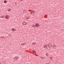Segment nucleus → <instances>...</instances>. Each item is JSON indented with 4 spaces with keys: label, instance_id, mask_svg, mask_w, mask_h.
<instances>
[{
    "label": "nucleus",
    "instance_id": "nucleus-1",
    "mask_svg": "<svg viewBox=\"0 0 64 64\" xmlns=\"http://www.w3.org/2000/svg\"><path fill=\"white\" fill-rule=\"evenodd\" d=\"M22 24L23 25H26V24H27V22L25 21H24L23 22Z\"/></svg>",
    "mask_w": 64,
    "mask_h": 64
},
{
    "label": "nucleus",
    "instance_id": "nucleus-2",
    "mask_svg": "<svg viewBox=\"0 0 64 64\" xmlns=\"http://www.w3.org/2000/svg\"><path fill=\"white\" fill-rule=\"evenodd\" d=\"M35 25L37 27H38L39 26V24L38 23H36V24Z\"/></svg>",
    "mask_w": 64,
    "mask_h": 64
},
{
    "label": "nucleus",
    "instance_id": "nucleus-3",
    "mask_svg": "<svg viewBox=\"0 0 64 64\" xmlns=\"http://www.w3.org/2000/svg\"><path fill=\"white\" fill-rule=\"evenodd\" d=\"M47 46H48L45 45L44 46V48H46V49H47Z\"/></svg>",
    "mask_w": 64,
    "mask_h": 64
},
{
    "label": "nucleus",
    "instance_id": "nucleus-4",
    "mask_svg": "<svg viewBox=\"0 0 64 64\" xmlns=\"http://www.w3.org/2000/svg\"><path fill=\"white\" fill-rule=\"evenodd\" d=\"M32 45H35V44H36V42H33L32 43Z\"/></svg>",
    "mask_w": 64,
    "mask_h": 64
},
{
    "label": "nucleus",
    "instance_id": "nucleus-5",
    "mask_svg": "<svg viewBox=\"0 0 64 64\" xmlns=\"http://www.w3.org/2000/svg\"><path fill=\"white\" fill-rule=\"evenodd\" d=\"M14 59H15V60H17L18 58H17V57H16V56L14 57Z\"/></svg>",
    "mask_w": 64,
    "mask_h": 64
},
{
    "label": "nucleus",
    "instance_id": "nucleus-6",
    "mask_svg": "<svg viewBox=\"0 0 64 64\" xmlns=\"http://www.w3.org/2000/svg\"><path fill=\"white\" fill-rule=\"evenodd\" d=\"M1 18H4V17H5V16H4L3 15H2L1 16Z\"/></svg>",
    "mask_w": 64,
    "mask_h": 64
},
{
    "label": "nucleus",
    "instance_id": "nucleus-7",
    "mask_svg": "<svg viewBox=\"0 0 64 64\" xmlns=\"http://www.w3.org/2000/svg\"><path fill=\"white\" fill-rule=\"evenodd\" d=\"M12 31H16V29L15 28H12Z\"/></svg>",
    "mask_w": 64,
    "mask_h": 64
},
{
    "label": "nucleus",
    "instance_id": "nucleus-8",
    "mask_svg": "<svg viewBox=\"0 0 64 64\" xmlns=\"http://www.w3.org/2000/svg\"><path fill=\"white\" fill-rule=\"evenodd\" d=\"M32 27L35 28L36 27V25H33L32 26Z\"/></svg>",
    "mask_w": 64,
    "mask_h": 64
},
{
    "label": "nucleus",
    "instance_id": "nucleus-9",
    "mask_svg": "<svg viewBox=\"0 0 64 64\" xmlns=\"http://www.w3.org/2000/svg\"><path fill=\"white\" fill-rule=\"evenodd\" d=\"M5 17L6 18V19H8V16L7 15H6V16H5Z\"/></svg>",
    "mask_w": 64,
    "mask_h": 64
},
{
    "label": "nucleus",
    "instance_id": "nucleus-10",
    "mask_svg": "<svg viewBox=\"0 0 64 64\" xmlns=\"http://www.w3.org/2000/svg\"><path fill=\"white\" fill-rule=\"evenodd\" d=\"M41 58L42 59V60H43L44 59H45V58L43 56H41Z\"/></svg>",
    "mask_w": 64,
    "mask_h": 64
},
{
    "label": "nucleus",
    "instance_id": "nucleus-11",
    "mask_svg": "<svg viewBox=\"0 0 64 64\" xmlns=\"http://www.w3.org/2000/svg\"><path fill=\"white\" fill-rule=\"evenodd\" d=\"M4 3H6L7 2L6 0H5L4 1Z\"/></svg>",
    "mask_w": 64,
    "mask_h": 64
},
{
    "label": "nucleus",
    "instance_id": "nucleus-12",
    "mask_svg": "<svg viewBox=\"0 0 64 64\" xmlns=\"http://www.w3.org/2000/svg\"><path fill=\"white\" fill-rule=\"evenodd\" d=\"M11 10V9H8V11H10Z\"/></svg>",
    "mask_w": 64,
    "mask_h": 64
},
{
    "label": "nucleus",
    "instance_id": "nucleus-13",
    "mask_svg": "<svg viewBox=\"0 0 64 64\" xmlns=\"http://www.w3.org/2000/svg\"><path fill=\"white\" fill-rule=\"evenodd\" d=\"M46 56H48V53H47L46 54Z\"/></svg>",
    "mask_w": 64,
    "mask_h": 64
},
{
    "label": "nucleus",
    "instance_id": "nucleus-14",
    "mask_svg": "<svg viewBox=\"0 0 64 64\" xmlns=\"http://www.w3.org/2000/svg\"><path fill=\"white\" fill-rule=\"evenodd\" d=\"M0 38H4V36L3 37V36H1L0 37Z\"/></svg>",
    "mask_w": 64,
    "mask_h": 64
},
{
    "label": "nucleus",
    "instance_id": "nucleus-15",
    "mask_svg": "<svg viewBox=\"0 0 64 64\" xmlns=\"http://www.w3.org/2000/svg\"><path fill=\"white\" fill-rule=\"evenodd\" d=\"M35 51L34 50H32V52H34Z\"/></svg>",
    "mask_w": 64,
    "mask_h": 64
},
{
    "label": "nucleus",
    "instance_id": "nucleus-16",
    "mask_svg": "<svg viewBox=\"0 0 64 64\" xmlns=\"http://www.w3.org/2000/svg\"><path fill=\"white\" fill-rule=\"evenodd\" d=\"M34 53L35 54H36V52H35V51L34 52Z\"/></svg>",
    "mask_w": 64,
    "mask_h": 64
},
{
    "label": "nucleus",
    "instance_id": "nucleus-17",
    "mask_svg": "<svg viewBox=\"0 0 64 64\" xmlns=\"http://www.w3.org/2000/svg\"><path fill=\"white\" fill-rule=\"evenodd\" d=\"M35 55H36V56H38V55H37V54H35Z\"/></svg>",
    "mask_w": 64,
    "mask_h": 64
},
{
    "label": "nucleus",
    "instance_id": "nucleus-18",
    "mask_svg": "<svg viewBox=\"0 0 64 64\" xmlns=\"http://www.w3.org/2000/svg\"><path fill=\"white\" fill-rule=\"evenodd\" d=\"M47 47H49V46H47Z\"/></svg>",
    "mask_w": 64,
    "mask_h": 64
},
{
    "label": "nucleus",
    "instance_id": "nucleus-19",
    "mask_svg": "<svg viewBox=\"0 0 64 64\" xmlns=\"http://www.w3.org/2000/svg\"><path fill=\"white\" fill-rule=\"evenodd\" d=\"M18 58H19L18 57V58H17L18 59Z\"/></svg>",
    "mask_w": 64,
    "mask_h": 64
},
{
    "label": "nucleus",
    "instance_id": "nucleus-20",
    "mask_svg": "<svg viewBox=\"0 0 64 64\" xmlns=\"http://www.w3.org/2000/svg\"><path fill=\"white\" fill-rule=\"evenodd\" d=\"M32 12H31V14H32Z\"/></svg>",
    "mask_w": 64,
    "mask_h": 64
},
{
    "label": "nucleus",
    "instance_id": "nucleus-21",
    "mask_svg": "<svg viewBox=\"0 0 64 64\" xmlns=\"http://www.w3.org/2000/svg\"><path fill=\"white\" fill-rule=\"evenodd\" d=\"M22 44V45H23L22 44Z\"/></svg>",
    "mask_w": 64,
    "mask_h": 64
},
{
    "label": "nucleus",
    "instance_id": "nucleus-22",
    "mask_svg": "<svg viewBox=\"0 0 64 64\" xmlns=\"http://www.w3.org/2000/svg\"><path fill=\"white\" fill-rule=\"evenodd\" d=\"M33 13H33V12L32 13V14H33Z\"/></svg>",
    "mask_w": 64,
    "mask_h": 64
}]
</instances>
